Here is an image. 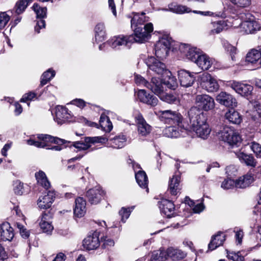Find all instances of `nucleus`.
<instances>
[{"mask_svg": "<svg viewBox=\"0 0 261 261\" xmlns=\"http://www.w3.org/2000/svg\"><path fill=\"white\" fill-rule=\"evenodd\" d=\"M190 121V130L195 132L196 135L203 139H206L211 129L206 122L204 114L196 107H192L188 112ZM189 128V127H188Z\"/></svg>", "mask_w": 261, "mask_h": 261, "instance_id": "obj_1", "label": "nucleus"}, {"mask_svg": "<svg viewBox=\"0 0 261 261\" xmlns=\"http://www.w3.org/2000/svg\"><path fill=\"white\" fill-rule=\"evenodd\" d=\"M49 142L54 143L58 145L47 147V149L60 151L65 147V146L63 145L64 143V140L46 134H38L31 137L27 140L28 145H33L38 148L48 147Z\"/></svg>", "mask_w": 261, "mask_h": 261, "instance_id": "obj_2", "label": "nucleus"}, {"mask_svg": "<svg viewBox=\"0 0 261 261\" xmlns=\"http://www.w3.org/2000/svg\"><path fill=\"white\" fill-rule=\"evenodd\" d=\"M160 120L166 124L169 125H177L180 128V131L186 132L187 124L183 121L181 115L176 111L171 110L159 111L155 112Z\"/></svg>", "mask_w": 261, "mask_h": 261, "instance_id": "obj_3", "label": "nucleus"}, {"mask_svg": "<svg viewBox=\"0 0 261 261\" xmlns=\"http://www.w3.org/2000/svg\"><path fill=\"white\" fill-rule=\"evenodd\" d=\"M155 49H196L191 46L190 44L180 43L173 41L168 35H164L155 44Z\"/></svg>", "mask_w": 261, "mask_h": 261, "instance_id": "obj_4", "label": "nucleus"}, {"mask_svg": "<svg viewBox=\"0 0 261 261\" xmlns=\"http://www.w3.org/2000/svg\"><path fill=\"white\" fill-rule=\"evenodd\" d=\"M220 139L230 146L237 145L241 141L240 135L233 128L225 126L219 133Z\"/></svg>", "mask_w": 261, "mask_h": 261, "instance_id": "obj_5", "label": "nucleus"}, {"mask_svg": "<svg viewBox=\"0 0 261 261\" xmlns=\"http://www.w3.org/2000/svg\"><path fill=\"white\" fill-rule=\"evenodd\" d=\"M135 37L133 42L143 43L147 40L151 36L150 33L153 31V27L151 23L145 24L144 28L138 27L134 29Z\"/></svg>", "mask_w": 261, "mask_h": 261, "instance_id": "obj_6", "label": "nucleus"}, {"mask_svg": "<svg viewBox=\"0 0 261 261\" xmlns=\"http://www.w3.org/2000/svg\"><path fill=\"white\" fill-rule=\"evenodd\" d=\"M134 36H118L114 37L107 42L100 44L98 47L101 49L102 47H107V45H109L112 48L122 46L129 47V44L133 43Z\"/></svg>", "mask_w": 261, "mask_h": 261, "instance_id": "obj_7", "label": "nucleus"}, {"mask_svg": "<svg viewBox=\"0 0 261 261\" xmlns=\"http://www.w3.org/2000/svg\"><path fill=\"white\" fill-rule=\"evenodd\" d=\"M107 141H108V138L103 136L85 137L84 140L74 142L73 146L80 150H85L89 149L92 144L96 143H105Z\"/></svg>", "mask_w": 261, "mask_h": 261, "instance_id": "obj_8", "label": "nucleus"}, {"mask_svg": "<svg viewBox=\"0 0 261 261\" xmlns=\"http://www.w3.org/2000/svg\"><path fill=\"white\" fill-rule=\"evenodd\" d=\"M155 82V80H154ZM155 87L151 88V91L163 101L169 103H175L178 101L176 97L172 94L167 93L164 91V87L161 80L160 82H155Z\"/></svg>", "mask_w": 261, "mask_h": 261, "instance_id": "obj_9", "label": "nucleus"}, {"mask_svg": "<svg viewBox=\"0 0 261 261\" xmlns=\"http://www.w3.org/2000/svg\"><path fill=\"white\" fill-rule=\"evenodd\" d=\"M54 120L59 124L73 121V115L67 108L62 106H57L55 108Z\"/></svg>", "mask_w": 261, "mask_h": 261, "instance_id": "obj_10", "label": "nucleus"}, {"mask_svg": "<svg viewBox=\"0 0 261 261\" xmlns=\"http://www.w3.org/2000/svg\"><path fill=\"white\" fill-rule=\"evenodd\" d=\"M195 102L197 106L196 107L201 111V110L207 111L215 107L214 99L206 94L197 95L195 98Z\"/></svg>", "mask_w": 261, "mask_h": 261, "instance_id": "obj_11", "label": "nucleus"}, {"mask_svg": "<svg viewBox=\"0 0 261 261\" xmlns=\"http://www.w3.org/2000/svg\"><path fill=\"white\" fill-rule=\"evenodd\" d=\"M202 87L209 92H213L218 90L219 86L217 81L208 73H203L200 75Z\"/></svg>", "mask_w": 261, "mask_h": 261, "instance_id": "obj_12", "label": "nucleus"}, {"mask_svg": "<svg viewBox=\"0 0 261 261\" xmlns=\"http://www.w3.org/2000/svg\"><path fill=\"white\" fill-rule=\"evenodd\" d=\"M99 235V232L97 231L89 234L83 241L84 248L87 250L97 249L100 245Z\"/></svg>", "mask_w": 261, "mask_h": 261, "instance_id": "obj_13", "label": "nucleus"}, {"mask_svg": "<svg viewBox=\"0 0 261 261\" xmlns=\"http://www.w3.org/2000/svg\"><path fill=\"white\" fill-rule=\"evenodd\" d=\"M32 8L37 17L40 18L37 21L36 24L35 26V31L39 33L40 30L44 28L45 27V22L42 18L46 16L47 9L45 7H41L37 4H34Z\"/></svg>", "mask_w": 261, "mask_h": 261, "instance_id": "obj_14", "label": "nucleus"}, {"mask_svg": "<svg viewBox=\"0 0 261 261\" xmlns=\"http://www.w3.org/2000/svg\"><path fill=\"white\" fill-rule=\"evenodd\" d=\"M229 85L237 93L244 96L251 95L253 89V87L249 84L237 81L230 82Z\"/></svg>", "mask_w": 261, "mask_h": 261, "instance_id": "obj_15", "label": "nucleus"}, {"mask_svg": "<svg viewBox=\"0 0 261 261\" xmlns=\"http://www.w3.org/2000/svg\"><path fill=\"white\" fill-rule=\"evenodd\" d=\"M196 73H191L188 70L182 69L178 72V79L180 85L184 87H189L193 85Z\"/></svg>", "mask_w": 261, "mask_h": 261, "instance_id": "obj_16", "label": "nucleus"}, {"mask_svg": "<svg viewBox=\"0 0 261 261\" xmlns=\"http://www.w3.org/2000/svg\"><path fill=\"white\" fill-rule=\"evenodd\" d=\"M104 195V191L100 186H96L89 189L86 193V196L90 203L96 204L101 200Z\"/></svg>", "mask_w": 261, "mask_h": 261, "instance_id": "obj_17", "label": "nucleus"}, {"mask_svg": "<svg viewBox=\"0 0 261 261\" xmlns=\"http://www.w3.org/2000/svg\"><path fill=\"white\" fill-rule=\"evenodd\" d=\"M216 100L221 105L233 108L237 106L236 99L230 94L221 92L216 97Z\"/></svg>", "mask_w": 261, "mask_h": 261, "instance_id": "obj_18", "label": "nucleus"}, {"mask_svg": "<svg viewBox=\"0 0 261 261\" xmlns=\"http://www.w3.org/2000/svg\"><path fill=\"white\" fill-rule=\"evenodd\" d=\"M137 96L139 101L151 107L157 105L158 99L156 96L147 93L146 90H139L137 92Z\"/></svg>", "mask_w": 261, "mask_h": 261, "instance_id": "obj_19", "label": "nucleus"}, {"mask_svg": "<svg viewBox=\"0 0 261 261\" xmlns=\"http://www.w3.org/2000/svg\"><path fill=\"white\" fill-rule=\"evenodd\" d=\"M158 204L161 213L164 214L167 217L170 218L174 215L175 206L171 201L163 199L159 201Z\"/></svg>", "mask_w": 261, "mask_h": 261, "instance_id": "obj_20", "label": "nucleus"}, {"mask_svg": "<svg viewBox=\"0 0 261 261\" xmlns=\"http://www.w3.org/2000/svg\"><path fill=\"white\" fill-rule=\"evenodd\" d=\"M241 28L246 34H254L260 29V23L253 18L244 21L241 23Z\"/></svg>", "mask_w": 261, "mask_h": 261, "instance_id": "obj_21", "label": "nucleus"}, {"mask_svg": "<svg viewBox=\"0 0 261 261\" xmlns=\"http://www.w3.org/2000/svg\"><path fill=\"white\" fill-rule=\"evenodd\" d=\"M55 198V193L53 191H49L46 195L41 196L37 201L38 206L42 209H47L51 207Z\"/></svg>", "mask_w": 261, "mask_h": 261, "instance_id": "obj_22", "label": "nucleus"}, {"mask_svg": "<svg viewBox=\"0 0 261 261\" xmlns=\"http://www.w3.org/2000/svg\"><path fill=\"white\" fill-rule=\"evenodd\" d=\"M147 64L149 68L156 72L158 74H162L164 72H167L165 65L155 59L153 57H150L148 58Z\"/></svg>", "mask_w": 261, "mask_h": 261, "instance_id": "obj_23", "label": "nucleus"}, {"mask_svg": "<svg viewBox=\"0 0 261 261\" xmlns=\"http://www.w3.org/2000/svg\"><path fill=\"white\" fill-rule=\"evenodd\" d=\"M188 133V125H187L186 132L180 131V128H178L177 125H170L166 127L163 132L164 136L169 138H177L180 136L184 137Z\"/></svg>", "mask_w": 261, "mask_h": 261, "instance_id": "obj_24", "label": "nucleus"}, {"mask_svg": "<svg viewBox=\"0 0 261 261\" xmlns=\"http://www.w3.org/2000/svg\"><path fill=\"white\" fill-rule=\"evenodd\" d=\"M39 221V226L42 231L47 234H50L54 229L50 216L46 213L42 214Z\"/></svg>", "mask_w": 261, "mask_h": 261, "instance_id": "obj_25", "label": "nucleus"}, {"mask_svg": "<svg viewBox=\"0 0 261 261\" xmlns=\"http://www.w3.org/2000/svg\"><path fill=\"white\" fill-rule=\"evenodd\" d=\"M136 120L138 125V132L140 135L146 136L150 133L151 127L147 123L141 114H138L136 116Z\"/></svg>", "mask_w": 261, "mask_h": 261, "instance_id": "obj_26", "label": "nucleus"}, {"mask_svg": "<svg viewBox=\"0 0 261 261\" xmlns=\"http://www.w3.org/2000/svg\"><path fill=\"white\" fill-rule=\"evenodd\" d=\"M13 229L8 222H4L1 225L0 237L4 241L12 240L14 237Z\"/></svg>", "mask_w": 261, "mask_h": 261, "instance_id": "obj_27", "label": "nucleus"}, {"mask_svg": "<svg viewBox=\"0 0 261 261\" xmlns=\"http://www.w3.org/2000/svg\"><path fill=\"white\" fill-rule=\"evenodd\" d=\"M202 70H208L213 63V60L206 54H200L195 62Z\"/></svg>", "mask_w": 261, "mask_h": 261, "instance_id": "obj_28", "label": "nucleus"}, {"mask_svg": "<svg viewBox=\"0 0 261 261\" xmlns=\"http://www.w3.org/2000/svg\"><path fill=\"white\" fill-rule=\"evenodd\" d=\"M180 175L179 173H175L170 180L169 190L172 195H177L180 190Z\"/></svg>", "mask_w": 261, "mask_h": 261, "instance_id": "obj_29", "label": "nucleus"}, {"mask_svg": "<svg viewBox=\"0 0 261 261\" xmlns=\"http://www.w3.org/2000/svg\"><path fill=\"white\" fill-rule=\"evenodd\" d=\"M236 154L240 161L247 166L252 167H255L256 166L257 162L252 154H246L243 152H238Z\"/></svg>", "mask_w": 261, "mask_h": 261, "instance_id": "obj_30", "label": "nucleus"}, {"mask_svg": "<svg viewBox=\"0 0 261 261\" xmlns=\"http://www.w3.org/2000/svg\"><path fill=\"white\" fill-rule=\"evenodd\" d=\"M95 40L97 43L103 41L107 37L105 25L102 22L98 23L94 28Z\"/></svg>", "mask_w": 261, "mask_h": 261, "instance_id": "obj_31", "label": "nucleus"}, {"mask_svg": "<svg viewBox=\"0 0 261 261\" xmlns=\"http://www.w3.org/2000/svg\"><path fill=\"white\" fill-rule=\"evenodd\" d=\"M253 180V174L250 172L248 173L235 180L236 188H245L250 185Z\"/></svg>", "mask_w": 261, "mask_h": 261, "instance_id": "obj_32", "label": "nucleus"}, {"mask_svg": "<svg viewBox=\"0 0 261 261\" xmlns=\"http://www.w3.org/2000/svg\"><path fill=\"white\" fill-rule=\"evenodd\" d=\"M86 201L82 197H79L75 200L74 214L79 218L82 217L86 213Z\"/></svg>", "mask_w": 261, "mask_h": 261, "instance_id": "obj_33", "label": "nucleus"}, {"mask_svg": "<svg viewBox=\"0 0 261 261\" xmlns=\"http://www.w3.org/2000/svg\"><path fill=\"white\" fill-rule=\"evenodd\" d=\"M225 240V237L223 233L219 232L213 236L212 240L208 244V249L212 251L219 246L222 245Z\"/></svg>", "mask_w": 261, "mask_h": 261, "instance_id": "obj_34", "label": "nucleus"}, {"mask_svg": "<svg viewBox=\"0 0 261 261\" xmlns=\"http://www.w3.org/2000/svg\"><path fill=\"white\" fill-rule=\"evenodd\" d=\"M155 80V82H160V80L159 78L152 77L150 83L148 82L142 76L136 74H135V82L138 86H143L151 90V88L155 87L156 82L154 81Z\"/></svg>", "mask_w": 261, "mask_h": 261, "instance_id": "obj_35", "label": "nucleus"}, {"mask_svg": "<svg viewBox=\"0 0 261 261\" xmlns=\"http://www.w3.org/2000/svg\"><path fill=\"white\" fill-rule=\"evenodd\" d=\"M225 27L224 21L212 22L207 26L208 33L210 35H214L220 33Z\"/></svg>", "mask_w": 261, "mask_h": 261, "instance_id": "obj_36", "label": "nucleus"}, {"mask_svg": "<svg viewBox=\"0 0 261 261\" xmlns=\"http://www.w3.org/2000/svg\"><path fill=\"white\" fill-rule=\"evenodd\" d=\"M126 138L125 136L121 135L110 139L108 144L114 148L119 149L124 147L126 144Z\"/></svg>", "mask_w": 261, "mask_h": 261, "instance_id": "obj_37", "label": "nucleus"}, {"mask_svg": "<svg viewBox=\"0 0 261 261\" xmlns=\"http://www.w3.org/2000/svg\"><path fill=\"white\" fill-rule=\"evenodd\" d=\"M135 178L139 186L142 188L146 189L148 192V178L145 172L142 170H138L135 173Z\"/></svg>", "mask_w": 261, "mask_h": 261, "instance_id": "obj_38", "label": "nucleus"}, {"mask_svg": "<svg viewBox=\"0 0 261 261\" xmlns=\"http://www.w3.org/2000/svg\"><path fill=\"white\" fill-rule=\"evenodd\" d=\"M35 178L38 184L47 190L50 187V184L47 179L45 173L42 170H39L35 173Z\"/></svg>", "mask_w": 261, "mask_h": 261, "instance_id": "obj_39", "label": "nucleus"}, {"mask_svg": "<svg viewBox=\"0 0 261 261\" xmlns=\"http://www.w3.org/2000/svg\"><path fill=\"white\" fill-rule=\"evenodd\" d=\"M33 0H18L14 7L13 10L17 15L22 14Z\"/></svg>", "mask_w": 261, "mask_h": 261, "instance_id": "obj_40", "label": "nucleus"}, {"mask_svg": "<svg viewBox=\"0 0 261 261\" xmlns=\"http://www.w3.org/2000/svg\"><path fill=\"white\" fill-rule=\"evenodd\" d=\"M261 59L260 50H250L246 56L245 61L248 63L254 64Z\"/></svg>", "mask_w": 261, "mask_h": 261, "instance_id": "obj_41", "label": "nucleus"}, {"mask_svg": "<svg viewBox=\"0 0 261 261\" xmlns=\"http://www.w3.org/2000/svg\"><path fill=\"white\" fill-rule=\"evenodd\" d=\"M167 255L171 258L173 260H179L184 258L186 254L179 249H175L172 247L169 248L166 251Z\"/></svg>", "mask_w": 261, "mask_h": 261, "instance_id": "obj_42", "label": "nucleus"}, {"mask_svg": "<svg viewBox=\"0 0 261 261\" xmlns=\"http://www.w3.org/2000/svg\"><path fill=\"white\" fill-rule=\"evenodd\" d=\"M225 116L226 119L233 124H239L242 121L241 116L233 109H231L227 112Z\"/></svg>", "mask_w": 261, "mask_h": 261, "instance_id": "obj_43", "label": "nucleus"}, {"mask_svg": "<svg viewBox=\"0 0 261 261\" xmlns=\"http://www.w3.org/2000/svg\"><path fill=\"white\" fill-rule=\"evenodd\" d=\"M99 125L106 132H110L113 129V124L110 118L105 114H102L99 119Z\"/></svg>", "mask_w": 261, "mask_h": 261, "instance_id": "obj_44", "label": "nucleus"}, {"mask_svg": "<svg viewBox=\"0 0 261 261\" xmlns=\"http://www.w3.org/2000/svg\"><path fill=\"white\" fill-rule=\"evenodd\" d=\"M168 9L170 11L177 14L189 13L191 11L190 8L176 3H171L169 4Z\"/></svg>", "mask_w": 261, "mask_h": 261, "instance_id": "obj_45", "label": "nucleus"}, {"mask_svg": "<svg viewBox=\"0 0 261 261\" xmlns=\"http://www.w3.org/2000/svg\"><path fill=\"white\" fill-rule=\"evenodd\" d=\"M55 71L51 68L44 72L41 77L40 86L43 87L46 84L55 76Z\"/></svg>", "mask_w": 261, "mask_h": 261, "instance_id": "obj_46", "label": "nucleus"}, {"mask_svg": "<svg viewBox=\"0 0 261 261\" xmlns=\"http://www.w3.org/2000/svg\"><path fill=\"white\" fill-rule=\"evenodd\" d=\"M185 202L191 207H193V211L194 213H200L204 208V206L202 203L200 202L195 204V202L188 197L186 198Z\"/></svg>", "mask_w": 261, "mask_h": 261, "instance_id": "obj_47", "label": "nucleus"}, {"mask_svg": "<svg viewBox=\"0 0 261 261\" xmlns=\"http://www.w3.org/2000/svg\"><path fill=\"white\" fill-rule=\"evenodd\" d=\"M167 258L166 251L160 250L153 252L150 261H165Z\"/></svg>", "mask_w": 261, "mask_h": 261, "instance_id": "obj_48", "label": "nucleus"}, {"mask_svg": "<svg viewBox=\"0 0 261 261\" xmlns=\"http://www.w3.org/2000/svg\"><path fill=\"white\" fill-rule=\"evenodd\" d=\"M43 91L40 93L36 92H30L24 94L20 99L21 102H27L29 100H32L34 99H38L42 94Z\"/></svg>", "mask_w": 261, "mask_h": 261, "instance_id": "obj_49", "label": "nucleus"}, {"mask_svg": "<svg viewBox=\"0 0 261 261\" xmlns=\"http://www.w3.org/2000/svg\"><path fill=\"white\" fill-rule=\"evenodd\" d=\"M250 115L254 121L261 123V105H257Z\"/></svg>", "mask_w": 261, "mask_h": 261, "instance_id": "obj_50", "label": "nucleus"}, {"mask_svg": "<svg viewBox=\"0 0 261 261\" xmlns=\"http://www.w3.org/2000/svg\"><path fill=\"white\" fill-rule=\"evenodd\" d=\"M145 21L144 16L142 14L140 16L138 14L134 15L131 20V26L133 29L139 27V24H142Z\"/></svg>", "mask_w": 261, "mask_h": 261, "instance_id": "obj_51", "label": "nucleus"}, {"mask_svg": "<svg viewBox=\"0 0 261 261\" xmlns=\"http://www.w3.org/2000/svg\"><path fill=\"white\" fill-rule=\"evenodd\" d=\"M236 185L235 180L228 177L222 182L221 187L224 190H229L236 188Z\"/></svg>", "mask_w": 261, "mask_h": 261, "instance_id": "obj_52", "label": "nucleus"}, {"mask_svg": "<svg viewBox=\"0 0 261 261\" xmlns=\"http://www.w3.org/2000/svg\"><path fill=\"white\" fill-rule=\"evenodd\" d=\"M134 208V206L128 207H122L119 211V215L121 217V221L123 223L125 222L126 220L129 217L131 211Z\"/></svg>", "mask_w": 261, "mask_h": 261, "instance_id": "obj_53", "label": "nucleus"}, {"mask_svg": "<svg viewBox=\"0 0 261 261\" xmlns=\"http://www.w3.org/2000/svg\"><path fill=\"white\" fill-rule=\"evenodd\" d=\"M183 53L185 55L186 58L195 62V59H197L198 56L200 55L199 52L195 50H184Z\"/></svg>", "mask_w": 261, "mask_h": 261, "instance_id": "obj_54", "label": "nucleus"}, {"mask_svg": "<svg viewBox=\"0 0 261 261\" xmlns=\"http://www.w3.org/2000/svg\"><path fill=\"white\" fill-rule=\"evenodd\" d=\"M10 19V17L6 12H0V30L5 27Z\"/></svg>", "mask_w": 261, "mask_h": 261, "instance_id": "obj_55", "label": "nucleus"}, {"mask_svg": "<svg viewBox=\"0 0 261 261\" xmlns=\"http://www.w3.org/2000/svg\"><path fill=\"white\" fill-rule=\"evenodd\" d=\"M15 226L19 230V233L21 237L24 239H27L29 237L30 233L25 227L19 222H16Z\"/></svg>", "mask_w": 261, "mask_h": 261, "instance_id": "obj_56", "label": "nucleus"}, {"mask_svg": "<svg viewBox=\"0 0 261 261\" xmlns=\"http://www.w3.org/2000/svg\"><path fill=\"white\" fill-rule=\"evenodd\" d=\"M250 148L257 158H261V145L258 143L252 142Z\"/></svg>", "mask_w": 261, "mask_h": 261, "instance_id": "obj_57", "label": "nucleus"}, {"mask_svg": "<svg viewBox=\"0 0 261 261\" xmlns=\"http://www.w3.org/2000/svg\"><path fill=\"white\" fill-rule=\"evenodd\" d=\"M230 2L234 5L241 8L247 7L251 4L250 0H230Z\"/></svg>", "mask_w": 261, "mask_h": 261, "instance_id": "obj_58", "label": "nucleus"}, {"mask_svg": "<svg viewBox=\"0 0 261 261\" xmlns=\"http://www.w3.org/2000/svg\"><path fill=\"white\" fill-rule=\"evenodd\" d=\"M229 259H231L233 261H244V257L242 256L240 252L237 253L232 252L227 255Z\"/></svg>", "mask_w": 261, "mask_h": 261, "instance_id": "obj_59", "label": "nucleus"}, {"mask_svg": "<svg viewBox=\"0 0 261 261\" xmlns=\"http://www.w3.org/2000/svg\"><path fill=\"white\" fill-rule=\"evenodd\" d=\"M226 173L228 176L232 177L236 175L237 172V169L234 165H229L226 168Z\"/></svg>", "mask_w": 261, "mask_h": 261, "instance_id": "obj_60", "label": "nucleus"}, {"mask_svg": "<svg viewBox=\"0 0 261 261\" xmlns=\"http://www.w3.org/2000/svg\"><path fill=\"white\" fill-rule=\"evenodd\" d=\"M168 50H155V55L159 60H163L168 56Z\"/></svg>", "mask_w": 261, "mask_h": 261, "instance_id": "obj_61", "label": "nucleus"}, {"mask_svg": "<svg viewBox=\"0 0 261 261\" xmlns=\"http://www.w3.org/2000/svg\"><path fill=\"white\" fill-rule=\"evenodd\" d=\"M23 184L19 181H17L15 182V186L14 188V192L17 194L21 195L23 194Z\"/></svg>", "mask_w": 261, "mask_h": 261, "instance_id": "obj_62", "label": "nucleus"}, {"mask_svg": "<svg viewBox=\"0 0 261 261\" xmlns=\"http://www.w3.org/2000/svg\"><path fill=\"white\" fill-rule=\"evenodd\" d=\"M77 121L78 122L83 123L84 124L90 126L91 125V122L89 121L86 118L82 116H79L77 117L73 118L72 121Z\"/></svg>", "mask_w": 261, "mask_h": 261, "instance_id": "obj_63", "label": "nucleus"}, {"mask_svg": "<svg viewBox=\"0 0 261 261\" xmlns=\"http://www.w3.org/2000/svg\"><path fill=\"white\" fill-rule=\"evenodd\" d=\"M71 104L83 108L85 106V102L82 99H75L71 101Z\"/></svg>", "mask_w": 261, "mask_h": 261, "instance_id": "obj_64", "label": "nucleus"}]
</instances>
